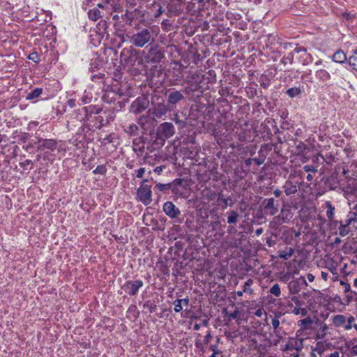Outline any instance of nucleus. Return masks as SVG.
<instances>
[{
  "mask_svg": "<svg viewBox=\"0 0 357 357\" xmlns=\"http://www.w3.org/2000/svg\"><path fill=\"white\" fill-rule=\"evenodd\" d=\"M167 102L172 110L176 108L177 105L185 101L186 96L182 89L177 90L174 88L169 89L166 93Z\"/></svg>",
  "mask_w": 357,
  "mask_h": 357,
  "instance_id": "obj_8",
  "label": "nucleus"
},
{
  "mask_svg": "<svg viewBox=\"0 0 357 357\" xmlns=\"http://www.w3.org/2000/svg\"><path fill=\"white\" fill-rule=\"evenodd\" d=\"M43 92V89L42 88H35L26 94V100H33L39 98Z\"/></svg>",
  "mask_w": 357,
  "mask_h": 357,
  "instance_id": "obj_24",
  "label": "nucleus"
},
{
  "mask_svg": "<svg viewBox=\"0 0 357 357\" xmlns=\"http://www.w3.org/2000/svg\"><path fill=\"white\" fill-rule=\"evenodd\" d=\"M264 314H266V312L261 307H259V308H258L257 310L249 309L248 310H247V316L248 315L250 317H252L253 315H255V316H257L258 317H260Z\"/></svg>",
  "mask_w": 357,
  "mask_h": 357,
  "instance_id": "obj_37",
  "label": "nucleus"
},
{
  "mask_svg": "<svg viewBox=\"0 0 357 357\" xmlns=\"http://www.w3.org/2000/svg\"><path fill=\"white\" fill-rule=\"evenodd\" d=\"M104 76V75H101V74H99V75H91V80L93 81V82H97L98 79H100L102 78V77Z\"/></svg>",
  "mask_w": 357,
  "mask_h": 357,
  "instance_id": "obj_63",
  "label": "nucleus"
},
{
  "mask_svg": "<svg viewBox=\"0 0 357 357\" xmlns=\"http://www.w3.org/2000/svg\"><path fill=\"white\" fill-rule=\"evenodd\" d=\"M335 324H343L345 321V317L343 315H336L333 318Z\"/></svg>",
  "mask_w": 357,
  "mask_h": 357,
  "instance_id": "obj_52",
  "label": "nucleus"
},
{
  "mask_svg": "<svg viewBox=\"0 0 357 357\" xmlns=\"http://www.w3.org/2000/svg\"><path fill=\"white\" fill-rule=\"evenodd\" d=\"M174 305V311L176 312H180L183 310V305L180 299H176L173 303Z\"/></svg>",
  "mask_w": 357,
  "mask_h": 357,
  "instance_id": "obj_48",
  "label": "nucleus"
},
{
  "mask_svg": "<svg viewBox=\"0 0 357 357\" xmlns=\"http://www.w3.org/2000/svg\"><path fill=\"white\" fill-rule=\"evenodd\" d=\"M231 115L230 114H225V116H222V114L218 119V123L220 124L219 128L221 127V126H223L226 129L227 128L228 125L230 124L231 122Z\"/></svg>",
  "mask_w": 357,
  "mask_h": 357,
  "instance_id": "obj_32",
  "label": "nucleus"
},
{
  "mask_svg": "<svg viewBox=\"0 0 357 357\" xmlns=\"http://www.w3.org/2000/svg\"><path fill=\"white\" fill-rule=\"evenodd\" d=\"M248 73H249V79L250 80L251 86L250 87V95H249L250 92L248 91H247V95L250 97V96H254V94H255L257 92L256 87L257 86V84L255 82H256V80L258 79V76L260 75V73L255 70H253L252 69L248 70Z\"/></svg>",
  "mask_w": 357,
  "mask_h": 357,
  "instance_id": "obj_17",
  "label": "nucleus"
},
{
  "mask_svg": "<svg viewBox=\"0 0 357 357\" xmlns=\"http://www.w3.org/2000/svg\"><path fill=\"white\" fill-rule=\"evenodd\" d=\"M174 121H175L176 123L178 124L179 126H181V128L184 127L185 125V122L183 120L179 119L178 118L177 114L175 115Z\"/></svg>",
  "mask_w": 357,
  "mask_h": 357,
  "instance_id": "obj_57",
  "label": "nucleus"
},
{
  "mask_svg": "<svg viewBox=\"0 0 357 357\" xmlns=\"http://www.w3.org/2000/svg\"><path fill=\"white\" fill-rule=\"evenodd\" d=\"M170 11L177 15L183 11V6L186 3V0H170Z\"/></svg>",
  "mask_w": 357,
  "mask_h": 357,
  "instance_id": "obj_19",
  "label": "nucleus"
},
{
  "mask_svg": "<svg viewBox=\"0 0 357 357\" xmlns=\"http://www.w3.org/2000/svg\"><path fill=\"white\" fill-rule=\"evenodd\" d=\"M107 167L105 165H98L97 167L93 171L94 174L105 175L107 173Z\"/></svg>",
  "mask_w": 357,
  "mask_h": 357,
  "instance_id": "obj_41",
  "label": "nucleus"
},
{
  "mask_svg": "<svg viewBox=\"0 0 357 357\" xmlns=\"http://www.w3.org/2000/svg\"><path fill=\"white\" fill-rule=\"evenodd\" d=\"M333 61L335 63H344L347 61V56L342 50H338L334 53Z\"/></svg>",
  "mask_w": 357,
  "mask_h": 357,
  "instance_id": "obj_25",
  "label": "nucleus"
},
{
  "mask_svg": "<svg viewBox=\"0 0 357 357\" xmlns=\"http://www.w3.org/2000/svg\"><path fill=\"white\" fill-rule=\"evenodd\" d=\"M312 323V319L310 317L303 319L298 321V325L303 327L307 324H311Z\"/></svg>",
  "mask_w": 357,
  "mask_h": 357,
  "instance_id": "obj_50",
  "label": "nucleus"
},
{
  "mask_svg": "<svg viewBox=\"0 0 357 357\" xmlns=\"http://www.w3.org/2000/svg\"><path fill=\"white\" fill-rule=\"evenodd\" d=\"M349 63L357 71V50H355L354 54L349 58Z\"/></svg>",
  "mask_w": 357,
  "mask_h": 357,
  "instance_id": "obj_40",
  "label": "nucleus"
},
{
  "mask_svg": "<svg viewBox=\"0 0 357 357\" xmlns=\"http://www.w3.org/2000/svg\"><path fill=\"white\" fill-rule=\"evenodd\" d=\"M313 351H317L319 354L321 355L324 351V345H323L322 342H317L316 344L315 347L313 349Z\"/></svg>",
  "mask_w": 357,
  "mask_h": 357,
  "instance_id": "obj_49",
  "label": "nucleus"
},
{
  "mask_svg": "<svg viewBox=\"0 0 357 357\" xmlns=\"http://www.w3.org/2000/svg\"><path fill=\"white\" fill-rule=\"evenodd\" d=\"M172 186L168 183H155V185L153 188V190L155 193H158V192H167L168 191L171 190V188Z\"/></svg>",
  "mask_w": 357,
  "mask_h": 357,
  "instance_id": "obj_26",
  "label": "nucleus"
},
{
  "mask_svg": "<svg viewBox=\"0 0 357 357\" xmlns=\"http://www.w3.org/2000/svg\"><path fill=\"white\" fill-rule=\"evenodd\" d=\"M293 61H294V54L292 52H289L282 58V62L284 64H287L288 62L289 63H292Z\"/></svg>",
  "mask_w": 357,
  "mask_h": 357,
  "instance_id": "obj_46",
  "label": "nucleus"
},
{
  "mask_svg": "<svg viewBox=\"0 0 357 357\" xmlns=\"http://www.w3.org/2000/svg\"><path fill=\"white\" fill-rule=\"evenodd\" d=\"M143 307L144 309H148L149 313H153L157 310V305H156L155 301H151V300L146 301L144 303Z\"/></svg>",
  "mask_w": 357,
  "mask_h": 357,
  "instance_id": "obj_34",
  "label": "nucleus"
},
{
  "mask_svg": "<svg viewBox=\"0 0 357 357\" xmlns=\"http://www.w3.org/2000/svg\"><path fill=\"white\" fill-rule=\"evenodd\" d=\"M88 17L91 20L96 21L102 17L101 12L98 8L90 9Z\"/></svg>",
  "mask_w": 357,
  "mask_h": 357,
  "instance_id": "obj_33",
  "label": "nucleus"
},
{
  "mask_svg": "<svg viewBox=\"0 0 357 357\" xmlns=\"http://www.w3.org/2000/svg\"><path fill=\"white\" fill-rule=\"evenodd\" d=\"M294 252L293 248L287 247L284 250L280 251L278 256L282 259L287 260L292 256Z\"/></svg>",
  "mask_w": 357,
  "mask_h": 357,
  "instance_id": "obj_30",
  "label": "nucleus"
},
{
  "mask_svg": "<svg viewBox=\"0 0 357 357\" xmlns=\"http://www.w3.org/2000/svg\"><path fill=\"white\" fill-rule=\"evenodd\" d=\"M259 62V59L257 56L255 54H252L247 59V63H249L251 65L255 66L257 63Z\"/></svg>",
  "mask_w": 357,
  "mask_h": 357,
  "instance_id": "obj_47",
  "label": "nucleus"
},
{
  "mask_svg": "<svg viewBox=\"0 0 357 357\" xmlns=\"http://www.w3.org/2000/svg\"><path fill=\"white\" fill-rule=\"evenodd\" d=\"M202 82V76L199 74L195 73L185 77L182 90L188 100L195 101L202 96L204 90L201 85Z\"/></svg>",
  "mask_w": 357,
  "mask_h": 357,
  "instance_id": "obj_2",
  "label": "nucleus"
},
{
  "mask_svg": "<svg viewBox=\"0 0 357 357\" xmlns=\"http://www.w3.org/2000/svg\"><path fill=\"white\" fill-rule=\"evenodd\" d=\"M119 0H104L102 2L99 3L98 6L105 9L107 12H121V6L118 3Z\"/></svg>",
  "mask_w": 357,
  "mask_h": 357,
  "instance_id": "obj_14",
  "label": "nucleus"
},
{
  "mask_svg": "<svg viewBox=\"0 0 357 357\" xmlns=\"http://www.w3.org/2000/svg\"><path fill=\"white\" fill-rule=\"evenodd\" d=\"M271 324H272V326H273L274 331H275L280 326V321H279L278 317H274L272 319Z\"/></svg>",
  "mask_w": 357,
  "mask_h": 357,
  "instance_id": "obj_54",
  "label": "nucleus"
},
{
  "mask_svg": "<svg viewBox=\"0 0 357 357\" xmlns=\"http://www.w3.org/2000/svg\"><path fill=\"white\" fill-rule=\"evenodd\" d=\"M162 26L165 27V29L167 31L171 29L172 26V24L169 22L168 20H165L162 22Z\"/></svg>",
  "mask_w": 357,
  "mask_h": 357,
  "instance_id": "obj_56",
  "label": "nucleus"
},
{
  "mask_svg": "<svg viewBox=\"0 0 357 357\" xmlns=\"http://www.w3.org/2000/svg\"><path fill=\"white\" fill-rule=\"evenodd\" d=\"M303 169L305 170V172H317V169L312 166V165H305L303 167Z\"/></svg>",
  "mask_w": 357,
  "mask_h": 357,
  "instance_id": "obj_55",
  "label": "nucleus"
},
{
  "mask_svg": "<svg viewBox=\"0 0 357 357\" xmlns=\"http://www.w3.org/2000/svg\"><path fill=\"white\" fill-rule=\"evenodd\" d=\"M36 142H35V144H37L38 145L37 146H40V145L42 144H43V142H45V140L46 139H43V137L36 135Z\"/></svg>",
  "mask_w": 357,
  "mask_h": 357,
  "instance_id": "obj_61",
  "label": "nucleus"
},
{
  "mask_svg": "<svg viewBox=\"0 0 357 357\" xmlns=\"http://www.w3.org/2000/svg\"><path fill=\"white\" fill-rule=\"evenodd\" d=\"M315 76L319 80L323 82H327L331 79V75L329 73L324 69H320L317 70Z\"/></svg>",
  "mask_w": 357,
  "mask_h": 357,
  "instance_id": "obj_23",
  "label": "nucleus"
},
{
  "mask_svg": "<svg viewBox=\"0 0 357 357\" xmlns=\"http://www.w3.org/2000/svg\"><path fill=\"white\" fill-rule=\"evenodd\" d=\"M143 52L144 62L153 67H156L165 59L164 52L156 45L146 48Z\"/></svg>",
  "mask_w": 357,
  "mask_h": 357,
  "instance_id": "obj_4",
  "label": "nucleus"
},
{
  "mask_svg": "<svg viewBox=\"0 0 357 357\" xmlns=\"http://www.w3.org/2000/svg\"><path fill=\"white\" fill-rule=\"evenodd\" d=\"M340 285H342L343 287H344V293H347L349 291H350L351 290V286H350V284L348 283L346 281H344V280H341L340 282Z\"/></svg>",
  "mask_w": 357,
  "mask_h": 357,
  "instance_id": "obj_51",
  "label": "nucleus"
},
{
  "mask_svg": "<svg viewBox=\"0 0 357 357\" xmlns=\"http://www.w3.org/2000/svg\"><path fill=\"white\" fill-rule=\"evenodd\" d=\"M145 172V168L141 167L136 171V176L137 178H142Z\"/></svg>",
  "mask_w": 357,
  "mask_h": 357,
  "instance_id": "obj_59",
  "label": "nucleus"
},
{
  "mask_svg": "<svg viewBox=\"0 0 357 357\" xmlns=\"http://www.w3.org/2000/svg\"><path fill=\"white\" fill-rule=\"evenodd\" d=\"M80 100L82 104H86L91 102V98H89L87 96H83Z\"/></svg>",
  "mask_w": 357,
  "mask_h": 357,
  "instance_id": "obj_64",
  "label": "nucleus"
},
{
  "mask_svg": "<svg viewBox=\"0 0 357 357\" xmlns=\"http://www.w3.org/2000/svg\"><path fill=\"white\" fill-rule=\"evenodd\" d=\"M238 218V214L236 211H231L227 218V222L229 224H232L236 222Z\"/></svg>",
  "mask_w": 357,
  "mask_h": 357,
  "instance_id": "obj_43",
  "label": "nucleus"
},
{
  "mask_svg": "<svg viewBox=\"0 0 357 357\" xmlns=\"http://www.w3.org/2000/svg\"><path fill=\"white\" fill-rule=\"evenodd\" d=\"M212 337V335H211V331H208L206 335H205L204 337V343L205 344H208L209 342H210V340L211 338Z\"/></svg>",
  "mask_w": 357,
  "mask_h": 357,
  "instance_id": "obj_60",
  "label": "nucleus"
},
{
  "mask_svg": "<svg viewBox=\"0 0 357 357\" xmlns=\"http://www.w3.org/2000/svg\"><path fill=\"white\" fill-rule=\"evenodd\" d=\"M153 31L149 28H144L133 34L130 38L132 45L137 47H143L153 40Z\"/></svg>",
  "mask_w": 357,
  "mask_h": 357,
  "instance_id": "obj_6",
  "label": "nucleus"
},
{
  "mask_svg": "<svg viewBox=\"0 0 357 357\" xmlns=\"http://www.w3.org/2000/svg\"><path fill=\"white\" fill-rule=\"evenodd\" d=\"M355 222H357V213L355 212H349L347 215V218L344 222H342V224L351 227V225Z\"/></svg>",
  "mask_w": 357,
  "mask_h": 357,
  "instance_id": "obj_29",
  "label": "nucleus"
},
{
  "mask_svg": "<svg viewBox=\"0 0 357 357\" xmlns=\"http://www.w3.org/2000/svg\"><path fill=\"white\" fill-rule=\"evenodd\" d=\"M175 133L174 125L170 122L160 123L156 128L153 144L158 146L164 145L166 139L172 137Z\"/></svg>",
  "mask_w": 357,
  "mask_h": 357,
  "instance_id": "obj_3",
  "label": "nucleus"
},
{
  "mask_svg": "<svg viewBox=\"0 0 357 357\" xmlns=\"http://www.w3.org/2000/svg\"><path fill=\"white\" fill-rule=\"evenodd\" d=\"M265 160V156H259V158H249L247 159V166L251 165L252 163H255L257 165H261L264 163Z\"/></svg>",
  "mask_w": 357,
  "mask_h": 357,
  "instance_id": "obj_38",
  "label": "nucleus"
},
{
  "mask_svg": "<svg viewBox=\"0 0 357 357\" xmlns=\"http://www.w3.org/2000/svg\"><path fill=\"white\" fill-rule=\"evenodd\" d=\"M152 114L154 117L160 119L165 116L172 108L168 102L165 101L158 95L154 94L151 97Z\"/></svg>",
  "mask_w": 357,
  "mask_h": 357,
  "instance_id": "obj_5",
  "label": "nucleus"
},
{
  "mask_svg": "<svg viewBox=\"0 0 357 357\" xmlns=\"http://www.w3.org/2000/svg\"><path fill=\"white\" fill-rule=\"evenodd\" d=\"M325 267L333 274L337 275V265L335 264L332 258H327L325 261Z\"/></svg>",
  "mask_w": 357,
  "mask_h": 357,
  "instance_id": "obj_27",
  "label": "nucleus"
},
{
  "mask_svg": "<svg viewBox=\"0 0 357 357\" xmlns=\"http://www.w3.org/2000/svg\"><path fill=\"white\" fill-rule=\"evenodd\" d=\"M30 135L28 132H20L19 135L20 139L24 142H26L29 139Z\"/></svg>",
  "mask_w": 357,
  "mask_h": 357,
  "instance_id": "obj_53",
  "label": "nucleus"
},
{
  "mask_svg": "<svg viewBox=\"0 0 357 357\" xmlns=\"http://www.w3.org/2000/svg\"><path fill=\"white\" fill-rule=\"evenodd\" d=\"M109 86L105 90L102 96V100L106 103L114 102L116 100V93L112 89L109 90Z\"/></svg>",
  "mask_w": 357,
  "mask_h": 357,
  "instance_id": "obj_22",
  "label": "nucleus"
},
{
  "mask_svg": "<svg viewBox=\"0 0 357 357\" xmlns=\"http://www.w3.org/2000/svg\"><path fill=\"white\" fill-rule=\"evenodd\" d=\"M325 206L327 208L326 210V216L328 218L329 220H332V219L334 218L335 215V207L332 205L331 202L330 201H326L325 202Z\"/></svg>",
  "mask_w": 357,
  "mask_h": 357,
  "instance_id": "obj_31",
  "label": "nucleus"
},
{
  "mask_svg": "<svg viewBox=\"0 0 357 357\" xmlns=\"http://www.w3.org/2000/svg\"><path fill=\"white\" fill-rule=\"evenodd\" d=\"M121 65L133 74L140 73L143 67L144 59L139 56V51L132 46L123 48L120 54Z\"/></svg>",
  "mask_w": 357,
  "mask_h": 357,
  "instance_id": "obj_1",
  "label": "nucleus"
},
{
  "mask_svg": "<svg viewBox=\"0 0 357 357\" xmlns=\"http://www.w3.org/2000/svg\"><path fill=\"white\" fill-rule=\"evenodd\" d=\"M286 93L290 97V98H295L297 96H299L302 93V90L300 87H293L289 89Z\"/></svg>",
  "mask_w": 357,
  "mask_h": 357,
  "instance_id": "obj_35",
  "label": "nucleus"
},
{
  "mask_svg": "<svg viewBox=\"0 0 357 357\" xmlns=\"http://www.w3.org/2000/svg\"><path fill=\"white\" fill-rule=\"evenodd\" d=\"M261 208L266 215H274L278 211V204H275L273 198L264 199L261 204Z\"/></svg>",
  "mask_w": 357,
  "mask_h": 357,
  "instance_id": "obj_11",
  "label": "nucleus"
},
{
  "mask_svg": "<svg viewBox=\"0 0 357 357\" xmlns=\"http://www.w3.org/2000/svg\"><path fill=\"white\" fill-rule=\"evenodd\" d=\"M148 180H144L137 190V199L144 205H149L152 199L151 185L148 184Z\"/></svg>",
  "mask_w": 357,
  "mask_h": 357,
  "instance_id": "obj_7",
  "label": "nucleus"
},
{
  "mask_svg": "<svg viewBox=\"0 0 357 357\" xmlns=\"http://www.w3.org/2000/svg\"><path fill=\"white\" fill-rule=\"evenodd\" d=\"M269 292L277 297L280 296L281 294V291L279 284H273V286L270 289Z\"/></svg>",
  "mask_w": 357,
  "mask_h": 357,
  "instance_id": "obj_42",
  "label": "nucleus"
},
{
  "mask_svg": "<svg viewBox=\"0 0 357 357\" xmlns=\"http://www.w3.org/2000/svg\"><path fill=\"white\" fill-rule=\"evenodd\" d=\"M282 188L284 189V192L287 196L294 195L298 191V186L296 184L289 180L286 181Z\"/></svg>",
  "mask_w": 357,
  "mask_h": 357,
  "instance_id": "obj_20",
  "label": "nucleus"
},
{
  "mask_svg": "<svg viewBox=\"0 0 357 357\" xmlns=\"http://www.w3.org/2000/svg\"><path fill=\"white\" fill-rule=\"evenodd\" d=\"M338 230L340 236H346L351 232V227L344 225L342 222H340Z\"/></svg>",
  "mask_w": 357,
  "mask_h": 357,
  "instance_id": "obj_39",
  "label": "nucleus"
},
{
  "mask_svg": "<svg viewBox=\"0 0 357 357\" xmlns=\"http://www.w3.org/2000/svg\"><path fill=\"white\" fill-rule=\"evenodd\" d=\"M143 286L142 280H128L121 286V289L129 296H135Z\"/></svg>",
  "mask_w": 357,
  "mask_h": 357,
  "instance_id": "obj_9",
  "label": "nucleus"
},
{
  "mask_svg": "<svg viewBox=\"0 0 357 357\" xmlns=\"http://www.w3.org/2000/svg\"><path fill=\"white\" fill-rule=\"evenodd\" d=\"M28 59L34 63L40 62V55L36 52H33L28 56Z\"/></svg>",
  "mask_w": 357,
  "mask_h": 357,
  "instance_id": "obj_45",
  "label": "nucleus"
},
{
  "mask_svg": "<svg viewBox=\"0 0 357 357\" xmlns=\"http://www.w3.org/2000/svg\"><path fill=\"white\" fill-rule=\"evenodd\" d=\"M66 105L70 108H74L76 106V100L70 98L66 102Z\"/></svg>",
  "mask_w": 357,
  "mask_h": 357,
  "instance_id": "obj_58",
  "label": "nucleus"
},
{
  "mask_svg": "<svg viewBox=\"0 0 357 357\" xmlns=\"http://www.w3.org/2000/svg\"><path fill=\"white\" fill-rule=\"evenodd\" d=\"M162 208L166 215L171 219L177 218L181 215L180 209L170 201L165 202Z\"/></svg>",
  "mask_w": 357,
  "mask_h": 357,
  "instance_id": "obj_13",
  "label": "nucleus"
},
{
  "mask_svg": "<svg viewBox=\"0 0 357 357\" xmlns=\"http://www.w3.org/2000/svg\"><path fill=\"white\" fill-rule=\"evenodd\" d=\"M149 105V100L145 96L137 97L131 104L130 112L134 114H140L145 111Z\"/></svg>",
  "mask_w": 357,
  "mask_h": 357,
  "instance_id": "obj_10",
  "label": "nucleus"
},
{
  "mask_svg": "<svg viewBox=\"0 0 357 357\" xmlns=\"http://www.w3.org/2000/svg\"><path fill=\"white\" fill-rule=\"evenodd\" d=\"M218 202L219 205H221L222 204H224L223 207L227 206L228 202H227V199L219 197Z\"/></svg>",
  "mask_w": 357,
  "mask_h": 357,
  "instance_id": "obj_62",
  "label": "nucleus"
},
{
  "mask_svg": "<svg viewBox=\"0 0 357 357\" xmlns=\"http://www.w3.org/2000/svg\"><path fill=\"white\" fill-rule=\"evenodd\" d=\"M294 214L291 209L287 208H282L280 213L274 218L273 223L277 225H282L284 222H288L293 218Z\"/></svg>",
  "mask_w": 357,
  "mask_h": 357,
  "instance_id": "obj_15",
  "label": "nucleus"
},
{
  "mask_svg": "<svg viewBox=\"0 0 357 357\" xmlns=\"http://www.w3.org/2000/svg\"><path fill=\"white\" fill-rule=\"evenodd\" d=\"M133 149L135 152L139 151L143 153L145 149H150V143L147 137L135 138L132 141Z\"/></svg>",
  "mask_w": 357,
  "mask_h": 357,
  "instance_id": "obj_12",
  "label": "nucleus"
},
{
  "mask_svg": "<svg viewBox=\"0 0 357 357\" xmlns=\"http://www.w3.org/2000/svg\"><path fill=\"white\" fill-rule=\"evenodd\" d=\"M183 178H177L174 179L172 182H170L169 184L172 186L171 188V190L173 193H177L178 192V186H180L183 183Z\"/></svg>",
  "mask_w": 357,
  "mask_h": 357,
  "instance_id": "obj_36",
  "label": "nucleus"
},
{
  "mask_svg": "<svg viewBox=\"0 0 357 357\" xmlns=\"http://www.w3.org/2000/svg\"><path fill=\"white\" fill-rule=\"evenodd\" d=\"M75 117L79 121H85L88 119L89 107H83L75 111Z\"/></svg>",
  "mask_w": 357,
  "mask_h": 357,
  "instance_id": "obj_21",
  "label": "nucleus"
},
{
  "mask_svg": "<svg viewBox=\"0 0 357 357\" xmlns=\"http://www.w3.org/2000/svg\"><path fill=\"white\" fill-rule=\"evenodd\" d=\"M301 285H307L305 277L301 276L298 280H293L289 283V291L292 294H298L301 289Z\"/></svg>",
  "mask_w": 357,
  "mask_h": 357,
  "instance_id": "obj_16",
  "label": "nucleus"
},
{
  "mask_svg": "<svg viewBox=\"0 0 357 357\" xmlns=\"http://www.w3.org/2000/svg\"><path fill=\"white\" fill-rule=\"evenodd\" d=\"M124 131L130 137L136 136L139 132V126L135 123H132L128 126Z\"/></svg>",
  "mask_w": 357,
  "mask_h": 357,
  "instance_id": "obj_28",
  "label": "nucleus"
},
{
  "mask_svg": "<svg viewBox=\"0 0 357 357\" xmlns=\"http://www.w3.org/2000/svg\"><path fill=\"white\" fill-rule=\"evenodd\" d=\"M292 312L296 314V315H298L299 314H301V315L303 317H305L307 314V309L305 308H300V307H295L293 310H292Z\"/></svg>",
  "mask_w": 357,
  "mask_h": 357,
  "instance_id": "obj_44",
  "label": "nucleus"
},
{
  "mask_svg": "<svg viewBox=\"0 0 357 357\" xmlns=\"http://www.w3.org/2000/svg\"><path fill=\"white\" fill-rule=\"evenodd\" d=\"M57 141L54 139H46L43 144L40 145V146H37L38 151H45L49 150L51 151H54L57 148Z\"/></svg>",
  "mask_w": 357,
  "mask_h": 357,
  "instance_id": "obj_18",
  "label": "nucleus"
}]
</instances>
